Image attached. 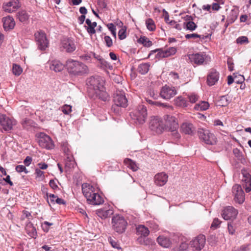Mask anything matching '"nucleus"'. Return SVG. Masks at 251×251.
Returning <instances> with one entry per match:
<instances>
[{"mask_svg": "<svg viewBox=\"0 0 251 251\" xmlns=\"http://www.w3.org/2000/svg\"><path fill=\"white\" fill-rule=\"evenodd\" d=\"M53 225L52 223H50L47 221H45L44 222L42 225V228L45 231L48 232L49 230V226H52Z\"/></svg>", "mask_w": 251, "mask_h": 251, "instance_id": "obj_57", "label": "nucleus"}, {"mask_svg": "<svg viewBox=\"0 0 251 251\" xmlns=\"http://www.w3.org/2000/svg\"><path fill=\"white\" fill-rule=\"evenodd\" d=\"M136 234L140 236L138 239V242L141 244H144L145 241L142 242V237H147L150 234V231L144 225H140L136 227Z\"/></svg>", "mask_w": 251, "mask_h": 251, "instance_id": "obj_20", "label": "nucleus"}, {"mask_svg": "<svg viewBox=\"0 0 251 251\" xmlns=\"http://www.w3.org/2000/svg\"><path fill=\"white\" fill-rule=\"evenodd\" d=\"M23 72V69L19 65L14 64L12 67V73L17 76L20 75Z\"/></svg>", "mask_w": 251, "mask_h": 251, "instance_id": "obj_37", "label": "nucleus"}, {"mask_svg": "<svg viewBox=\"0 0 251 251\" xmlns=\"http://www.w3.org/2000/svg\"><path fill=\"white\" fill-rule=\"evenodd\" d=\"M249 244L243 245L240 247L239 251H248L249 250Z\"/></svg>", "mask_w": 251, "mask_h": 251, "instance_id": "obj_64", "label": "nucleus"}, {"mask_svg": "<svg viewBox=\"0 0 251 251\" xmlns=\"http://www.w3.org/2000/svg\"><path fill=\"white\" fill-rule=\"evenodd\" d=\"M114 102L117 106L126 107L127 105V100L123 91H117L114 97Z\"/></svg>", "mask_w": 251, "mask_h": 251, "instance_id": "obj_16", "label": "nucleus"}, {"mask_svg": "<svg viewBox=\"0 0 251 251\" xmlns=\"http://www.w3.org/2000/svg\"><path fill=\"white\" fill-rule=\"evenodd\" d=\"M146 101H147V102H148L149 103L152 104V105H155L157 106H166V104H165L164 103H161L160 102L155 101V100L153 101V100L149 99H147Z\"/></svg>", "mask_w": 251, "mask_h": 251, "instance_id": "obj_55", "label": "nucleus"}, {"mask_svg": "<svg viewBox=\"0 0 251 251\" xmlns=\"http://www.w3.org/2000/svg\"><path fill=\"white\" fill-rule=\"evenodd\" d=\"M205 236L200 234L190 242V246L196 251H201L205 245Z\"/></svg>", "mask_w": 251, "mask_h": 251, "instance_id": "obj_11", "label": "nucleus"}, {"mask_svg": "<svg viewBox=\"0 0 251 251\" xmlns=\"http://www.w3.org/2000/svg\"><path fill=\"white\" fill-rule=\"evenodd\" d=\"M35 174L36 175V177L41 178L42 180L45 178L44 172L40 169L36 168L35 169Z\"/></svg>", "mask_w": 251, "mask_h": 251, "instance_id": "obj_52", "label": "nucleus"}, {"mask_svg": "<svg viewBox=\"0 0 251 251\" xmlns=\"http://www.w3.org/2000/svg\"><path fill=\"white\" fill-rule=\"evenodd\" d=\"M107 27L109 29V30L111 31L112 35L116 38V27L112 23L108 24L107 25Z\"/></svg>", "mask_w": 251, "mask_h": 251, "instance_id": "obj_46", "label": "nucleus"}, {"mask_svg": "<svg viewBox=\"0 0 251 251\" xmlns=\"http://www.w3.org/2000/svg\"><path fill=\"white\" fill-rule=\"evenodd\" d=\"M209 106V104L208 102L205 101H201L200 103L197 104L194 108L197 110L204 111L207 110Z\"/></svg>", "mask_w": 251, "mask_h": 251, "instance_id": "obj_31", "label": "nucleus"}, {"mask_svg": "<svg viewBox=\"0 0 251 251\" xmlns=\"http://www.w3.org/2000/svg\"><path fill=\"white\" fill-rule=\"evenodd\" d=\"M147 28L150 31H153L155 29L154 21L151 19H148L146 21Z\"/></svg>", "mask_w": 251, "mask_h": 251, "instance_id": "obj_38", "label": "nucleus"}, {"mask_svg": "<svg viewBox=\"0 0 251 251\" xmlns=\"http://www.w3.org/2000/svg\"><path fill=\"white\" fill-rule=\"evenodd\" d=\"M118 36L120 40L125 39L126 37V29L122 28L118 32Z\"/></svg>", "mask_w": 251, "mask_h": 251, "instance_id": "obj_47", "label": "nucleus"}, {"mask_svg": "<svg viewBox=\"0 0 251 251\" xmlns=\"http://www.w3.org/2000/svg\"><path fill=\"white\" fill-rule=\"evenodd\" d=\"M38 143L42 148L50 149L53 148L54 145L50 136L44 133H40L39 134Z\"/></svg>", "mask_w": 251, "mask_h": 251, "instance_id": "obj_15", "label": "nucleus"}, {"mask_svg": "<svg viewBox=\"0 0 251 251\" xmlns=\"http://www.w3.org/2000/svg\"><path fill=\"white\" fill-rule=\"evenodd\" d=\"M169 56V54H168V52L166 50H160L159 52L156 54V57L160 58H164V57H167Z\"/></svg>", "mask_w": 251, "mask_h": 251, "instance_id": "obj_48", "label": "nucleus"}, {"mask_svg": "<svg viewBox=\"0 0 251 251\" xmlns=\"http://www.w3.org/2000/svg\"><path fill=\"white\" fill-rule=\"evenodd\" d=\"M66 65L68 72L74 75H81L88 71L85 65L76 60L69 59Z\"/></svg>", "mask_w": 251, "mask_h": 251, "instance_id": "obj_4", "label": "nucleus"}, {"mask_svg": "<svg viewBox=\"0 0 251 251\" xmlns=\"http://www.w3.org/2000/svg\"><path fill=\"white\" fill-rule=\"evenodd\" d=\"M113 229L118 233H123L126 231L127 223L122 216L116 215L112 219Z\"/></svg>", "mask_w": 251, "mask_h": 251, "instance_id": "obj_6", "label": "nucleus"}, {"mask_svg": "<svg viewBox=\"0 0 251 251\" xmlns=\"http://www.w3.org/2000/svg\"><path fill=\"white\" fill-rule=\"evenodd\" d=\"M188 245L185 243H181L179 247L175 248L173 249V251H187Z\"/></svg>", "mask_w": 251, "mask_h": 251, "instance_id": "obj_44", "label": "nucleus"}, {"mask_svg": "<svg viewBox=\"0 0 251 251\" xmlns=\"http://www.w3.org/2000/svg\"><path fill=\"white\" fill-rule=\"evenodd\" d=\"M195 128L193 124L189 122L183 123L180 126V130L186 134H192Z\"/></svg>", "mask_w": 251, "mask_h": 251, "instance_id": "obj_25", "label": "nucleus"}, {"mask_svg": "<svg viewBox=\"0 0 251 251\" xmlns=\"http://www.w3.org/2000/svg\"><path fill=\"white\" fill-rule=\"evenodd\" d=\"M89 84V92L91 96L106 101L108 100V95L104 87V81L99 76L91 77L88 82Z\"/></svg>", "mask_w": 251, "mask_h": 251, "instance_id": "obj_1", "label": "nucleus"}, {"mask_svg": "<svg viewBox=\"0 0 251 251\" xmlns=\"http://www.w3.org/2000/svg\"><path fill=\"white\" fill-rule=\"evenodd\" d=\"M185 38L187 39H189L190 38H200V35L197 34V33H192V34H186L185 36Z\"/></svg>", "mask_w": 251, "mask_h": 251, "instance_id": "obj_60", "label": "nucleus"}, {"mask_svg": "<svg viewBox=\"0 0 251 251\" xmlns=\"http://www.w3.org/2000/svg\"><path fill=\"white\" fill-rule=\"evenodd\" d=\"M32 158L29 156L26 157L24 161V163L26 166H28L32 162Z\"/></svg>", "mask_w": 251, "mask_h": 251, "instance_id": "obj_62", "label": "nucleus"}, {"mask_svg": "<svg viewBox=\"0 0 251 251\" xmlns=\"http://www.w3.org/2000/svg\"><path fill=\"white\" fill-rule=\"evenodd\" d=\"M169 56H171L175 54L176 51V49L174 47L170 48L166 50Z\"/></svg>", "mask_w": 251, "mask_h": 251, "instance_id": "obj_61", "label": "nucleus"}, {"mask_svg": "<svg viewBox=\"0 0 251 251\" xmlns=\"http://www.w3.org/2000/svg\"><path fill=\"white\" fill-rule=\"evenodd\" d=\"M38 48L41 50H45L48 46V41L44 32L39 31L34 34Z\"/></svg>", "mask_w": 251, "mask_h": 251, "instance_id": "obj_10", "label": "nucleus"}, {"mask_svg": "<svg viewBox=\"0 0 251 251\" xmlns=\"http://www.w3.org/2000/svg\"><path fill=\"white\" fill-rule=\"evenodd\" d=\"M108 241L113 248L117 249H120L119 243L115 240H114L111 237H110L108 238Z\"/></svg>", "mask_w": 251, "mask_h": 251, "instance_id": "obj_54", "label": "nucleus"}, {"mask_svg": "<svg viewBox=\"0 0 251 251\" xmlns=\"http://www.w3.org/2000/svg\"><path fill=\"white\" fill-rule=\"evenodd\" d=\"M61 48L65 51L71 53L76 50V47L74 39L65 38L61 41Z\"/></svg>", "mask_w": 251, "mask_h": 251, "instance_id": "obj_13", "label": "nucleus"}, {"mask_svg": "<svg viewBox=\"0 0 251 251\" xmlns=\"http://www.w3.org/2000/svg\"><path fill=\"white\" fill-rule=\"evenodd\" d=\"M20 7L21 3L19 0H11L4 3L2 5L3 10L8 13L15 12Z\"/></svg>", "mask_w": 251, "mask_h": 251, "instance_id": "obj_17", "label": "nucleus"}, {"mask_svg": "<svg viewBox=\"0 0 251 251\" xmlns=\"http://www.w3.org/2000/svg\"><path fill=\"white\" fill-rule=\"evenodd\" d=\"M32 121L26 118L24 119L22 122V125L24 128L27 129L28 126L31 125Z\"/></svg>", "mask_w": 251, "mask_h": 251, "instance_id": "obj_50", "label": "nucleus"}, {"mask_svg": "<svg viewBox=\"0 0 251 251\" xmlns=\"http://www.w3.org/2000/svg\"><path fill=\"white\" fill-rule=\"evenodd\" d=\"M227 64L228 65V70L230 71H232L233 70V63L232 61V59L228 58L227 61Z\"/></svg>", "mask_w": 251, "mask_h": 251, "instance_id": "obj_59", "label": "nucleus"}, {"mask_svg": "<svg viewBox=\"0 0 251 251\" xmlns=\"http://www.w3.org/2000/svg\"><path fill=\"white\" fill-rule=\"evenodd\" d=\"M86 24L87 25V26H85L87 32L91 35L95 34L96 33V30L93 28L91 20L89 19H87L86 20Z\"/></svg>", "mask_w": 251, "mask_h": 251, "instance_id": "obj_36", "label": "nucleus"}, {"mask_svg": "<svg viewBox=\"0 0 251 251\" xmlns=\"http://www.w3.org/2000/svg\"><path fill=\"white\" fill-rule=\"evenodd\" d=\"M219 73L215 69L211 70L207 75V82L208 85H214L219 80Z\"/></svg>", "mask_w": 251, "mask_h": 251, "instance_id": "obj_22", "label": "nucleus"}, {"mask_svg": "<svg viewBox=\"0 0 251 251\" xmlns=\"http://www.w3.org/2000/svg\"><path fill=\"white\" fill-rule=\"evenodd\" d=\"M97 215L102 219H105L110 217L113 214V211L112 209H100L96 211Z\"/></svg>", "mask_w": 251, "mask_h": 251, "instance_id": "obj_26", "label": "nucleus"}, {"mask_svg": "<svg viewBox=\"0 0 251 251\" xmlns=\"http://www.w3.org/2000/svg\"><path fill=\"white\" fill-rule=\"evenodd\" d=\"M15 170L19 173H25V174H27L28 173V171L26 168L25 166L24 165H17L15 168Z\"/></svg>", "mask_w": 251, "mask_h": 251, "instance_id": "obj_42", "label": "nucleus"}, {"mask_svg": "<svg viewBox=\"0 0 251 251\" xmlns=\"http://www.w3.org/2000/svg\"><path fill=\"white\" fill-rule=\"evenodd\" d=\"M221 223V222L219 220L218 218H215L213 222L211 224V227L213 228H217L219 227L220 224Z\"/></svg>", "mask_w": 251, "mask_h": 251, "instance_id": "obj_56", "label": "nucleus"}, {"mask_svg": "<svg viewBox=\"0 0 251 251\" xmlns=\"http://www.w3.org/2000/svg\"><path fill=\"white\" fill-rule=\"evenodd\" d=\"M175 103L176 105L181 107L187 106V101L181 96L178 97L175 100Z\"/></svg>", "mask_w": 251, "mask_h": 251, "instance_id": "obj_33", "label": "nucleus"}, {"mask_svg": "<svg viewBox=\"0 0 251 251\" xmlns=\"http://www.w3.org/2000/svg\"><path fill=\"white\" fill-rule=\"evenodd\" d=\"M125 164L133 171H136L138 169V167L136 163L129 158H126L124 160Z\"/></svg>", "mask_w": 251, "mask_h": 251, "instance_id": "obj_30", "label": "nucleus"}, {"mask_svg": "<svg viewBox=\"0 0 251 251\" xmlns=\"http://www.w3.org/2000/svg\"><path fill=\"white\" fill-rule=\"evenodd\" d=\"M188 98L190 102L192 103H195L197 101L198 97L196 95L192 94L188 96Z\"/></svg>", "mask_w": 251, "mask_h": 251, "instance_id": "obj_58", "label": "nucleus"}, {"mask_svg": "<svg viewBox=\"0 0 251 251\" xmlns=\"http://www.w3.org/2000/svg\"><path fill=\"white\" fill-rule=\"evenodd\" d=\"M106 46L110 48L113 46V41L111 37L109 36H105L104 38Z\"/></svg>", "mask_w": 251, "mask_h": 251, "instance_id": "obj_51", "label": "nucleus"}, {"mask_svg": "<svg viewBox=\"0 0 251 251\" xmlns=\"http://www.w3.org/2000/svg\"><path fill=\"white\" fill-rule=\"evenodd\" d=\"M232 193L234 196V200L236 202L239 204L244 202L245 200V195L241 185H234L232 187Z\"/></svg>", "mask_w": 251, "mask_h": 251, "instance_id": "obj_9", "label": "nucleus"}, {"mask_svg": "<svg viewBox=\"0 0 251 251\" xmlns=\"http://www.w3.org/2000/svg\"><path fill=\"white\" fill-rule=\"evenodd\" d=\"M149 126L151 131L157 134L162 133L164 130L163 122L157 117H152L151 118Z\"/></svg>", "mask_w": 251, "mask_h": 251, "instance_id": "obj_8", "label": "nucleus"}, {"mask_svg": "<svg viewBox=\"0 0 251 251\" xmlns=\"http://www.w3.org/2000/svg\"><path fill=\"white\" fill-rule=\"evenodd\" d=\"M168 180V176L164 173H158L154 176V181L157 185L162 186L165 184Z\"/></svg>", "mask_w": 251, "mask_h": 251, "instance_id": "obj_24", "label": "nucleus"}, {"mask_svg": "<svg viewBox=\"0 0 251 251\" xmlns=\"http://www.w3.org/2000/svg\"><path fill=\"white\" fill-rule=\"evenodd\" d=\"M236 42L238 44H243L244 43L247 44L249 43V40L248 38L246 36H241L237 39Z\"/></svg>", "mask_w": 251, "mask_h": 251, "instance_id": "obj_49", "label": "nucleus"}, {"mask_svg": "<svg viewBox=\"0 0 251 251\" xmlns=\"http://www.w3.org/2000/svg\"><path fill=\"white\" fill-rule=\"evenodd\" d=\"M133 121L136 124H143L147 117V110L144 105H139L136 109L130 113Z\"/></svg>", "mask_w": 251, "mask_h": 251, "instance_id": "obj_5", "label": "nucleus"}, {"mask_svg": "<svg viewBox=\"0 0 251 251\" xmlns=\"http://www.w3.org/2000/svg\"><path fill=\"white\" fill-rule=\"evenodd\" d=\"M18 18L22 22H26L28 19L27 13L25 11H21L18 13Z\"/></svg>", "mask_w": 251, "mask_h": 251, "instance_id": "obj_35", "label": "nucleus"}, {"mask_svg": "<svg viewBox=\"0 0 251 251\" xmlns=\"http://www.w3.org/2000/svg\"><path fill=\"white\" fill-rule=\"evenodd\" d=\"M233 153L238 160L242 161V160L244 159L242 152L238 149H234Z\"/></svg>", "mask_w": 251, "mask_h": 251, "instance_id": "obj_39", "label": "nucleus"}, {"mask_svg": "<svg viewBox=\"0 0 251 251\" xmlns=\"http://www.w3.org/2000/svg\"><path fill=\"white\" fill-rule=\"evenodd\" d=\"M57 109L55 107H53V108H47L46 109V111L45 112V114L47 115V116L49 118L52 117L54 114H55V113L57 112Z\"/></svg>", "mask_w": 251, "mask_h": 251, "instance_id": "obj_43", "label": "nucleus"}, {"mask_svg": "<svg viewBox=\"0 0 251 251\" xmlns=\"http://www.w3.org/2000/svg\"><path fill=\"white\" fill-rule=\"evenodd\" d=\"M98 5L101 8H105L106 7V3L104 0H98Z\"/></svg>", "mask_w": 251, "mask_h": 251, "instance_id": "obj_63", "label": "nucleus"}, {"mask_svg": "<svg viewBox=\"0 0 251 251\" xmlns=\"http://www.w3.org/2000/svg\"><path fill=\"white\" fill-rule=\"evenodd\" d=\"M150 66V65L147 63L141 64L138 67V71L141 74H145L148 72Z\"/></svg>", "mask_w": 251, "mask_h": 251, "instance_id": "obj_34", "label": "nucleus"}, {"mask_svg": "<svg viewBox=\"0 0 251 251\" xmlns=\"http://www.w3.org/2000/svg\"><path fill=\"white\" fill-rule=\"evenodd\" d=\"M238 15V11L237 9L231 10L227 18V21L229 23H233L237 18Z\"/></svg>", "mask_w": 251, "mask_h": 251, "instance_id": "obj_29", "label": "nucleus"}, {"mask_svg": "<svg viewBox=\"0 0 251 251\" xmlns=\"http://www.w3.org/2000/svg\"><path fill=\"white\" fill-rule=\"evenodd\" d=\"M50 68L55 72L61 71L64 68V65L58 60H52L49 63Z\"/></svg>", "mask_w": 251, "mask_h": 251, "instance_id": "obj_27", "label": "nucleus"}, {"mask_svg": "<svg viewBox=\"0 0 251 251\" xmlns=\"http://www.w3.org/2000/svg\"><path fill=\"white\" fill-rule=\"evenodd\" d=\"M61 110L65 114L68 115L72 112V106L65 104L62 107Z\"/></svg>", "mask_w": 251, "mask_h": 251, "instance_id": "obj_45", "label": "nucleus"}, {"mask_svg": "<svg viewBox=\"0 0 251 251\" xmlns=\"http://www.w3.org/2000/svg\"><path fill=\"white\" fill-rule=\"evenodd\" d=\"M157 241L160 246L164 248H169L171 244L170 239L164 236H159L157 238Z\"/></svg>", "mask_w": 251, "mask_h": 251, "instance_id": "obj_28", "label": "nucleus"}, {"mask_svg": "<svg viewBox=\"0 0 251 251\" xmlns=\"http://www.w3.org/2000/svg\"><path fill=\"white\" fill-rule=\"evenodd\" d=\"M198 134L200 138L207 144L213 145L217 142L216 137L209 130L200 129L198 131Z\"/></svg>", "mask_w": 251, "mask_h": 251, "instance_id": "obj_7", "label": "nucleus"}, {"mask_svg": "<svg viewBox=\"0 0 251 251\" xmlns=\"http://www.w3.org/2000/svg\"><path fill=\"white\" fill-rule=\"evenodd\" d=\"M3 26L5 30H10L12 29L15 25V22L13 18L10 16H8L2 18Z\"/></svg>", "mask_w": 251, "mask_h": 251, "instance_id": "obj_21", "label": "nucleus"}, {"mask_svg": "<svg viewBox=\"0 0 251 251\" xmlns=\"http://www.w3.org/2000/svg\"><path fill=\"white\" fill-rule=\"evenodd\" d=\"M243 178L242 181L244 182L243 184L247 193L251 191V176L248 172L244 171L242 173Z\"/></svg>", "mask_w": 251, "mask_h": 251, "instance_id": "obj_23", "label": "nucleus"}, {"mask_svg": "<svg viewBox=\"0 0 251 251\" xmlns=\"http://www.w3.org/2000/svg\"><path fill=\"white\" fill-rule=\"evenodd\" d=\"M184 24L186 25V29L191 31L194 30L197 27L195 23L192 21L184 23Z\"/></svg>", "mask_w": 251, "mask_h": 251, "instance_id": "obj_41", "label": "nucleus"}, {"mask_svg": "<svg viewBox=\"0 0 251 251\" xmlns=\"http://www.w3.org/2000/svg\"><path fill=\"white\" fill-rule=\"evenodd\" d=\"M139 41L140 42L142 43L145 47H149L152 45L151 41L145 37H141Z\"/></svg>", "mask_w": 251, "mask_h": 251, "instance_id": "obj_40", "label": "nucleus"}, {"mask_svg": "<svg viewBox=\"0 0 251 251\" xmlns=\"http://www.w3.org/2000/svg\"><path fill=\"white\" fill-rule=\"evenodd\" d=\"M190 61L198 65H202L206 62L207 56L204 52L193 53L188 55Z\"/></svg>", "mask_w": 251, "mask_h": 251, "instance_id": "obj_14", "label": "nucleus"}, {"mask_svg": "<svg viewBox=\"0 0 251 251\" xmlns=\"http://www.w3.org/2000/svg\"><path fill=\"white\" fill-rule=\"evenodd\" d=\"M101 65V67L103 68L111 69L112 68V66L107 61L104 60L103 58L100 62Z\"/></svg>", "mask_w": 251, "mask_h": 251, "instance_id": "obj_53", "label": "nucleus"}, {"mask_svg": "<svg viewBox=\"0 0 251 251\" xmlns=\"http://www.w3.org/2000/svg\"><path fill=\"white\" fill-rule=\"evenodd\" d=\"M82 191L89 203L99 205L103 203V199L98 193V191L93 186L87 183L82 184Z\"/></svg>", "mask_w": 251, "mask_h": 251, "instance_id": "obj_2", "label": "nucleus"}, {"mask_svg": "<svg viewBox=\"0 0 251 251\" xmlns=\"http://www.w3.org/2000/svg\"><path fill=\"white\" fill-rule=\"evenodd\" d=\"M176 94V90L174 87H170L165 85L160 91L161 97L164 99H170Z\"/></svg>", "mask_w": 251, "mask_h": 251, "instance_id": "obj_18", "label": "nucleus"}, {"mask_svg": "<svg viewBox=\"0 0 251 251\" xmlns=\"http://www.w3.org/2000/svg\"><path fill=\"white\" fill-rule=\"evenodd\" d=\"M16 124L15 120L10 118L4 114H0V125L5 130H11L13 126Z\"/></svg>", "mask_w": 251, "mask_h": 251, "instance_id": "obj_12", "label": "nucleus"}, {"mask_svg": "<svg viewBox=\"0 0 251 251\" xmlns=\"http://www.w3.org/2000/svg\"><path fill=\"white\" fill-rule=\"evenodd\" d=\"M229 102V100L226 96H223L220 98L217 102V105L221 107L226 106Z\"/></svg>", "mask_w": 251, "mask_h": 251, "instance_id": "obj_32", "label": "nucleus"}, {"mask_svg": "<svg viewBox=\"0 0 251 251\" xmlns=\"http://www.w3.org/2000/svg\"><path fill=\"white\" fill-rule=\"evenodd\" d=\"M238 211L232 206H227L223 211L222 216L226 220H228L232 218L234 219L236 217Z\"/></svg>", "mask_w": 251, "mask_h": 251, "instance_id": "obj_19", "label": "nucleus"}, {"mask_svg": "<svg viewBox=\"0 0 251 251\" xmlns=\"http://www.w3.org/2000/svg\"><path fill=\"white\" fill-rule=\"evenodd\" d=\"M164 129L171 131L175 139H180V135L177 131L178 123L177 119L173 116L167 115L164 117Z\"/></svg>", "mask_w": 251, "mask_h": 251, "instance_id": "obj_3", "label": "nucleus"}]
</instances>
